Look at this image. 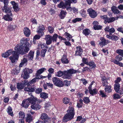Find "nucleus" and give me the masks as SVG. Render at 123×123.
I'll return each instance as SVG.
<instances>
[{"label":"nucleus","instance_id":"2eb2a0df","mask_svg":"<svg viewBox=\"0 0 123 123\" xmlns=\"http://www.w3.org/2000/svg\"><path fill=\"white\" fill-rule=\"evenodd\" d=\"M34 52L30 51L28 54L27 55V57L28 58V60L31 61H32L33 58Z\"/></svg>","mask_w":123,"mask_h":123},{"label":"nucleus","instance_id":"f8f14e48","mask_svg":"<svg viewBox=\"0 0 123 123\" xmlns=\"http://www.w3.org/2000/svg\"><path fill=\"white\" fill-rule=\"evenodd\" d=\"M100 40L101 41L99 42V44L100 46L102 47L103 45H106L107 43L110 42L109 41L106 40L105 39L102 37H100Z\"/></svg>","mask_w":123,"mask_h":123},{"label":"nucleus","instance_id":"aec40b11","mask_svg":"<svg viewBox=\"0 0 123 123\" xmlns=\"http://www.w3.org/2000/svg\"><path fill=\"white\" fill-rule=\"evenodd\" d=\"M62 62L64 64H67L68 63V61L67 58V56L65 55H63L61 59Z\"/></svg>","mask_w":123,"mask_h":123},{"label":"nucleus","instance_id":"09e8293b","mask_svg":"<svg viewBox=\"0 0 123 123\" xmlns=\"http://www.w3.org/2000/svg\"><path fill=\"white\" fill-rule=\"evenodd\" d=\"M47 51V50L44 49L42 50L41 53V55L42 57H44L45 56V54Z\"/></svg>","mask_w":123,"mask_h":123},{"label":"nucleus","instance_id":"4468645a","mask_svg":"<svg viewBox=\"0 0 123 123\" xmlns=\"http://www.w3.org/2000/svg\"><path fill=\"white\" fill-rule=\"evenodd\" d=\"M76 50L75 51V55L81 56L83 52V50L80 46L76 47Z\"/></svg>","mask_w":123,"mask_h":123},{"label":"nucleus","instance_id":"473e14b6","mask_svg":"<svg viewBox=\"0 0 123 123\" xmlns=\"http://www.w3.org/2000/svg\"><path fill=\"white\" fill-rule=\"evenodd\" d=\"M16 26L14 25L10 24L7 27V29L9 31H12L14 30Z\"/></svg>","mask_w":123,"mask_h":123},{"label":"nucleus","instance_id":"7ed1b4c3","mask_svg":"<svg viewBox=\"0 0 123 123\" xmlns=\"http://www.w3.org/2000/svg\"><path fill=\"white\" fill-rule=\"evenodd\" d=\"M68 113L63 117L62 121L66 122L72 119L74 115V108L71 106L69 107V109L67 111Z\"/></svg>","mask_w":123,"mask_h":123},{"label":"nucleus","instance_id":"3c124183","mask_svg":"<svg viewBox=\"0 0 123 123\" xmlns=\"http://www.w3.org/2000/svg\"><path fill=\"white\" fill-rule=\"evenodd\" d=\"M99 92H100V95L102 97H105L106 96V94L104 93L103 91L100 90Z\"/></svg>","mask_w":123,"mask_h":123},{"label":"nucleus","instance_id":"5701e85b","mask_svg":"<svg viewBox=\"0 0 123 123\" xmlns=\"http://www.w3.org/2000/svg\"><path fill=\"white\" fill-rule=\"evenodd\" d=\"M115 20V19L114 18H109L107 17L106 19L104 21V22L105 24L107 22L111 23L114 21Z\"/></svg>","mask_w":123,"mask_h":123},{"label":"nucleus","instance_id":"b1692460","mask_svg":"<svg viewBox=\"0 0 123 123\" xmlns=\"http://www.w3.org/2000/svg\"><path fill=\"white\" fill-rule=\"evenodd\" d=\"M65 4L62 2H61L60 4L58 5V7L60 8L62 7H65L66 8V6L68 5V1L67 2L65 1Z\"/></svg>","mask_w":123,"mask_h":123},{"label":"nucleus","instance_id":"774afa93","mask_svg":"<svg viewBox=\"0 0 123 123\" xmlns=\"http://www.w3.org/2000/svg\"><path fill=\"white\" fill-rule=\"evenodd\" d=\"M118 8L121 10H123V5L122 4L118 6Z\"/></svg>","mask_w":123,"mask_h":123},{"label":"nucleus","instance_id":"7c9ffc66","mask_svg":"<svg viewBox=\"0 0 123 123\" xmlns=\"http://www.w3.org/2000/svg\"><path fill=\"white\" fill-rule=\"evenodd\" d=\"M88 65L92 68H95L96 67V65L94 62L92 61H91L89 62Z\"/></svg>","mask_w":123,"mask_h":123},{"label":"nucleus","instance_id":"9b49d317","mask_svg":"<svg viewBox=\"0 0 123 123\" xmlns=\"http://www.w3.org/2000/svg\"><path fill=\"white\" fill-rule=\"evenodd\" d=\"M45 40L46 41V43L47 45H50L52 42V37L49 35H46L45 36Z\"/></svg>","mask_w":123,"mask_h":123},{"label":"nucleus","instance_id":"79ce46f5","mask_svg":"<svg viewBox=\"0 0 123 123\" xmlns=\"http://www.w3.org/2000/svg\"><path fill=\"white\" fill-rule=\"evenodd\" d=\"M63 103L66 104L68 103L70 101V99L67 98L65 97L63 100Z\"/></svg>","mask_w":123,"mask_h":123},{"label":"nucleus","instance_id":"ddd939ff","mask_svg":"<svg viewBox=\"0 0 123 123\" xmlns=\"http://www.w3.org/2000/svg\"><path fill=\"white\" fill-rule=\"evenodd\" d=\"M7 5H4V6L2 7V10L6 13H10L11 16L12 15V14L11 10V8L10 7H8Z\"/></svg>","mask_w":123,"mask_h":123},{"label":"nucleus","instance_id":"f03ea898","mask_svg":"<svg viewBox=\"0 0 123 123\" xmlns=\"http://www.w3.org/2000/svg\"><path fill=\"white\" fill-rule=\"evenodd\" d=\"M76 71L72 69L67 71L64 70L62 71L59 70L55 73V76L59 77L62 76L64 74L63 77L65 79H70L72 75L75 73Z\"/></svg>","mask_w":123,"mask_h":123},{"label":"nucleus","instance_id":"6e6d98bb","mask_svg":"<svg viewBox=\"0 0 123 123\" xmlns=\"http://www.w3.org/2000/svg\"><path fill=\"white\" fill-rule=\"evenodd\" d=\"M42 89L41 88H39L35 90V92L36 93H40L42 91Z\"/></svg>","mask_w":123,"mask_h":123},{"label":"nucleus","instance_id":"0e129e2a","mask_svg":"<svg viewBox=\"0 0 123 123\" xmlns=\"http://www.w3.org/2000/svg\"><path fill=\"white\" fill-rule=\"evenodd\" d=\"M64 82L65 83V85L66 86H68L70 84V81H68L67 80H66L64 81Z\"/></svg>","mask_w":123,"mask_h":123},{"label":"nucleus","instance_id":"f257e3e1","mask_svg":"<svg viewBox=\"0 0 123 123\" xmlns=\"http://www.w3.org/2000/svg\"><path fill=\"white\" fill-rule=\"evenodd\" d=\"M29 40V38H22L20 40V44H17L14 48V51L12 49H10L5 53H3L2 56L4 58L8 57L12 54V56L9 57L12 63L15 62L16 60H18V54L23 55L27 53L29 50V49L28 47Z\"/></svg>","mask_w":123,"mask_h":123},{"label":"nucleus","instance_id":"de8ad7c7","mask_svg":"<svg viewBox=\"0 0 123 123\" xmlns=\"http://www.w3.org/2000/svg\"><path fill=\"white\" fill-rule=\"evenodd\" d=\"M120 96L118 94L115 93L113 95V98L114 99L120 98Z\"/></svg>","mask_w":123,"mask_h":123},{"label":"nucleus","instance_id":"c756f323","mask_svg":"<svg viewBox=\"0 0 123 123\" xmlns=\"http://www.w3.org/2000/svg\"><path fill=\"white\" fill-rule=\"evenodd\" d=\"M83 33L85 36H87L90 33V31L89 29L86 28L83 30Z\"/></svg>","mask_w":123,"mask_h":123},{"label":"nucleus","instance_id":"dca6fc26","mask_svg":"<svg viewBox=\"0 0 123 123\" xmlns=\"http://www.w3.org/2000/svg\"><path fill=\"white\" fill-rule=\"evenodd\" d=\"M10 3L12 5L13 8L15 11L16 12L19 10L18 5L17 3L14 1H11Z\"/></svg>","mask_w":123,"mask_h":123},{"label":"nucleus","instance_id":"c9c22d12","mask_svg":"<svg viewBox=\"0 0 123 123\" xmlns=\"http://www.w3.org/2000/svg\"><path fill=\"white\" fill-rule=\"evenodd\" d=\"M31 98L33 99H34L35 100L34 101V102L32 103L33 104L35 103V102H37L38 103L42 102V100L38 99L36 97H33Z\"/></svg>","mask_w":123,"mask_h":123},{"label":"nucleus","instance_id":"a19ab883","mask_svg":"<svg viewBox=\"0 0 123 123\" xmlns=\"http://www.w3.org/2000/svg\"><path fill=\"white\" fill-rule=\"evenodd\" d=\"M116 52L121 56H123V50L121 49H117L116 51Z\"/></svg>","mask_w":123,"mask_h":123},{"label":"nucleus","instance_id":"f3484780","mask_svg":"<svg viewBox=\"0 0 123 123\" xmlns=\"http://www.w3.org/2000/svg\"><path fill=\"white\" fill-rule=\"evenodd\" d=\"M102 81L103 86H106L108 84L106 78L105 76H103L102 77Z\"/></svg>","mask_w":123,"mask_h":123},{"label":"nucleus","instance_id":"13d9d810","mask_svg":"<svg viewBox=\"0 0 123 123\" xmlns=\"http://www.w3.org/2000/svg\"><path fill=\"white\" fill-rule=\"evenodd\" d=\"M48 71L50 74H53L54 72V69L51 68H49Z\"/></svg>","mask_w":123,"mask_h":123},{"label":"nucleus","instance_id":"58836bf2","mask_svg":"<svg viewBox=\"0 0 123 123\" xmlns=\"http://www.w3.org/2000/svg\"><path fill=\"white\" fill-rule=\"evenodd\" d=\"M24 86L22 83H18L17 85V88L18 89L21 90L22 89L24 88Z\"/></svg>","mask_w":123,"mask_h":123},{"label":"nucleus","instance_id":"bf43d9fd","mask_svg":"<svg viewBox=\"0 0 123 123\" xmlns=\"http://www.w3.org/2000/svg\"><path fill=\"white\" fill-rule=\"evenodd\" d=\"M115 31L114 29L113 28H111L110 30L108 32H109L110 34H111L113 33Z\"/></svg>","mask_w":123,"mask_h":123},{"label":"nucleus","instance_id":"49530a36","mask_svg":"<svg viewBox=\"0 0 123 123\" xmlns=\"http://www.w3.org/2000/svg\"><path fill=\"white\" fill-rule=\"evenodd\" d=\"M84 102L86 103H87L90 102L89 99L88 97H85L83 98Z\"/></svg>","mask_w":123,"mask_h":123},{"label":"nucleus","instance_id":"c03bdc74","mask_svg":"<svg viewBox=\"0 0 123 123\" xmlns=\"http://www.w3.org/2000/svg\"><path fill=\"white\" fill-rule=\"evenodd\" d=\"M65 35L66 36V37L69 41L70 40V39L72 37V36L68 33L65 32Z\"/></svg>","mask_w":123,"mask_h":123},{"label":"nucleus","instance_id":"680f3d73","mask_svg":"<svg viewBox=\"0 0 123 123\" xmlns=\"http://www.w3.org/2000/svg\"><path fill=\"white\" fill-rule=\"evenodd\" d=\"M112 40L115 41L117 40L118 39V37L117 36H112Z\"/></svg>","mask_w":123,"mask_h":123},{"label":"nucleus","instance_id":"603ef678","mask_svg":"<svg viewBox=\"0 0 123 123\" xmlns=\"http://www.w3.org/2000/svg\"><path fill=\"white\" fill-rule=\"evenodd\" d=\"M102 28V26L98 25L95 26L94 28V29L95 30H99L101 29Z\"/></svg>","mask_w":123,"mask_h":123},{"label":"nucleus","instance_id":"e2e57ef3","mask_svg":"<svg viewBox=\"0 0 123 123\" xmlns=\"http://www.w3.org/2000/svg\"><path fill=\"white\" fill-rule=\"evenodd\" d=\"M116 59L118 60V61H121L122 60V57L119 56V55H118L116 57Z\"/></svg>","mask_w":123,"mask_h":123},{"label":"nucleus","instance_id":"4be33fe9","mask_svg":"<svg viewBox=\"0 0 123 123\" xmlns=\"http://www.w3.org/2000/svg\"><path fill=\"white\" fill-rule=\"evenodd\" d=\"M46 70V68H42L37 70L36 74V77H37L39 76L40 74L43 73Z\"/></svg>","mask_w":123,"mask_h":123},{"label":"nucleus","instance_id":"8fccbe9b","mask_svg":"<svg viewBox=\"0 0 123 123\" xmlns=\"http://www.w3.org/2000/svg\"><path fill=\"white\" fill-rule=\"evenodd\" d=\"M82 61L83 63L88 65L89 62H88V60L87 59L84 58H83L82 59Z\"/></svg>","mask_w":123,"mask_h":123},{"label":"nucleus","instance_id":"412c9836","mask_svg":"<svg viewBox=\"0 0 123 123\" xmlns=\"http://www.w3.org/2000/svg\"><path fill=\"white\" fill-rule=\"evenodd\" d=\"M34 103L33 105H32L31 106L32 109L37 110L40 109L41 108V106L38 104H36Z\"/></svg>","mask_w":123,"mask_h":123},{"label":"nucleus","instance_id":"e433bc0d","mask_svg":"<svg viewBox=\"0 0 123 123\" xmlns=\"http://www.w3.org/2000/svg\"><path fill=\"white\" fill-rule=\"evenodd\" d=\"M111 86H107V87L105 88V91L108 93L111 92L112 90V89H111Z\"/></svg>","mask_w":123,"mask_h":123},{"label":"nucleus","instance_id":"393cba45","mask_svg":"<svg viewBox=\"0 0 123 123\" xmlns=\"http://www.w3.org/2000/svg\"><path fill=\"white\" fill-rule=\"evenodd\" d=\"M111 10L114 14H119L120 13L119 10L115 6H113L111 8Z\"/></svg>","mask_w":123,"mask_h":123},{"label":"nucleus","instance_id":"ea45409f","mask_svg":"<svg viewBox=\"0 0 123 123\" xmlns=\"http://www.w3.org/2000/svg\"><path fill=\"white\" fill-rule=\"evenodd\" d=\"M58 37V35L56 34H55L53 35L52 37V40H53V42H56L57 39Z\"/></svg>","mask_w":123,"mask_h":123},{"label":"nucleus","instance_id":"a878e982","mask_svg":"<svg viewBox=\"0 0 123 123\" xmlns=\"http://www.w3.org/2000/svg\"><path fill=\"white\" fill-rule=\"evenodd\" d=\"M120 87V85L119 83H116L114 85V89L117 92L119 93Z\"/></svg>","mask_w":123,"mask_h":123},{"label":"nucleus","instance_id":"0eeeda50","mask_svg":"<svg viewBox=\"0 0 123 123\" xmlns=\"http://www.w3.org/2000/svg\"><path fill=\"white\" fill-rule=\"evenodd\" d=\"M34 100V99H33L32 98H29L27 99L24 100L21 104V106L25 108H27L29 105V103L32 104Z\"/></svg>","mask_w":123,"mask_h":123},{"label":"nucleus","instance_id":"a211bd4d","mask_svg":"<svg viewBox=\"0 0 123 123\" xmlns=\"http://www.w3.org/2000/svg\"><path fill=\"white\" fill-rule=\"evenodd\" d=\"M24 32L25 35L26 37H28L31 34L30 31L27 27H25L24 29Z\"/></svg>","mask_w":123,"mask_h":123},{"label":"nucleus","instance_id":"f704fd0d","mask_svg":"<svg viewBox=\"0 0 123 123\" xmlns=\"http://www.w3.org/2000/svg\"><path fill=\"white\" fill-rule=\"evenodd\" d=\"M24 90L25 91L28 92H33L35 90L34 88L31 87H25Z\"/></svg>","mask_w":123,"mask_h":123},{"label":"nucleus","instance_id":"9d476101","mask_svg":"<svg viewBox=\"0 0 123 123\" xmlns=\"http://www.w3.org/2000/svg\"><path fill=\"white\" fill-rule=\"evenodd\" d=\"M45 29V28L43 25H40L37 30V32L39 35L41 36H43L44 34L43 31Z\"/></svg>","mask_w":123,"mask_h":123},{"label":"nucleus","instance_id":"c85d7f7f","mask_svg":"<svg viewBox=\"0 0 123 123\" xmlns=\"http://www.w3.org/2000/svg\"><path fill=\"white\" fill-rule=\"evenodd\" d=\"M41 98L44 99L47 98L48 97V94L47 93L45 92H41L40 94Z\"/></svg>","mask_w":123,"mask_h":123},{"label":"nucleus","instance_id":"20e7f679","mask_svg":"<svg viewBox=\"0 0 123 123\" xmlns=\"http://www.w3.org/2000/svg\"><path fill=\"white\" fill-rule=\"evenodd\" d=\"M32 72L33 70L32 69L25 68L23 70L21 77L24 79H27L30 77L29 74L31 73Z\"/></svg>","mask_w":123,"mask_h":123},{"label":"nucleus","instance_id":"4c0bfd02","mask_svg":"<svg viewBox=\"0 0 123 123\" xmlns=\"http://www.w3.org/2000/svg\"><path fill=\"white\" fill-rule=\"evenodd\" d=\"M32 118L31 116V115L30 114H28L26 118V121L27 122H31L32 120Z\"/></svg>","mask_w":123,"mask_h":123},{"label":"nucleus","instance_id":"cd10ccee","mask_svg":"<svg viewBox=\"0 0 123 123\" xmlns=\"http://www.w3.org/2000/svg\"><path fill=\"white\" fill-rule=\"evenodd\" d=\"M67 14V13L66 11L64 10L61 11L60 15V17L62 19L64 18Z\"/></svg>","mask_w":123,"mask_h":123},{"label":"nucleus","instance_id":"864d4df0","mask_svg":"<svg viewBox=\"0 0 123 123\" xmlns=\"http://www.w3.org/2000/svg\"><path fill=\"white\" fill-rule=\"evenodd\" d=\"M82 19L80 18H76L75 19H73L72 20V22L73 23H75L77 21H81V20Z\"/></svg>","mask_w":123,"mask_h":123},{"label":"nucleus","instance_id":"39448f33","mask_svg":"<svg viewBox=\"0 0 123 123\" xmlns=\"http://www.w3.org/2000/svg\"><path fill=\"white\" fill-rule=\"evenodd\" d=\"M41 118L42 120H45L44 122L43 121H38L36 123H51L50 119L46 113L42 114L41 116Z\"/></svg>","mask_w":123,"mask_h":123},{"label":"nucleus","instance_id":"4d7b16f0","mask_svg":"<svg viewBox=\"0 0 123 123\" xmlns=\"http://www.w3.org/2000/svg\"><path fill=\"white\" fill-rule=\"evenodd\" d=\"M29 82H28V80H25L23 82L22 84L23 85L24 87L25 85H27V86H28L30 85L28 84Z\"/></svg>","mask_w":123,"mask_h":123},{"label":"nucleus","instance_id":"a18cd8bd","mask_svg":"<svg viewBox=\"0 0 123 123\" xmlns=\"http://www.w3.org/2000/svg\"><path fill=\"white\" fill-rule=\"evenodd\" d=\"M38 78L36 77V78H34L31 80L30 82L28 83V84L29 85H31L32 84L35 83L36 81V80H37Z\"/></svg>","mask_w":123,"mask_h":123},{"label":"nucleus","instance_id":"052dcab7","mask_svg":"<svg viewBox=\"0 0 123 123\" xmlns=\"http://www.w3.org/2000/svg\"><path fill=\"white\" fill-rule=\"evenodd\" d=\"M80 80L82 81L83 84L85 85L87 83V81L84 79H81Z\"/></svg>","mask_w":123,"mask_h":123},{"label":"nucleus","instance_id":"bb28decb","mask_svg":"<svg viewBox=\"0 0 123 123\" xmlns=\"http://www.w3.org/2000/svg\"><path fill=\"white\" fill-rule=\"evenodd\" d=\"M89 92L90 94L92 95L97 94L98 92V90L96 88L92 89L89 91Z\"/></svg>","mask_w":123,"mask_h":123},{"label":"nucleus","instance_id":"5fc2aeb1","mask_svg":"<svg viewBox=\"0 0 123 123\" xmlns=\"http://www.w3.org/2000/svg\"><path fill=\"white\" fill-rule=\"evenodd\" d=\"M42 36H41L39 35H36L34 36L33 38V40L34 41H35L37 39H39Z\"/></svg>","mask_w":123,"mask_h":123},{"label":"nucleus","instance_id":"72a5a7b5","mask_svg":"<svg viewBox=\"0 0 123 123\" xmlns=\"http://www.w3.org/2000/svg\"><path fill=\"white\" fill-rule=\"evenodd\" d=\"M19 117L21 119H23L25 116V113L22 111H21L19 113Z\"/></svg>","mask_w":123,"mask_h":123},{"label":"nucleus","instance_id":"69168bd1","mask_svg":"<svg viewBox=\"0 0 123 123\" xmlns=\"http://www.w3.org/2000/svg\"><path fill=\"white\" fill-rule=\"evenodd\" d=\"M121 80V78L120 77L117 78V80H115V82L116 83H118L119 82H120Z\"/></svg>","mask_w":123,"mask_h":123},{"label":"nucleus","instance_id":"338daca9","mask_svg":"<svg viewBox=\"0 0 123 123\" xmlns=\"http://www.w3.org/2000/svg\"><path fill=\"white\" fill-rule=\"evenodd\" d=\"M117 30L118 31L121 32L123 34V28L122 27H118L117 29Z\"/></svg>","mask_w":123,"mask_h":123},{"label":"nucleus","instance_id":"423d86ee","mask_svg":"<svg viewBox=\"0 0 123 123\" xmlns=\"http://www.w3.org/2000/svg\"><path fill=\"white\" fill-rule=\"evenodd\" d=\"M52 81L54 85L57 86L62 87L64 86L63 82L56 77H54L52 78Z\"/></svg>","mask_w":123,"mask_h":123},{"label":"nucleus","instance_id":"6ab92c4d","mask_svg":"<svg viewBox=\"0 0 123 123\" xmlns=\"http://www.w3.org/2000/svg\"><path fill=\"white\" fill-rule=\"evenodd\" d=\"M9 14H7L5 15L3 17V18L5 20L8 21H11L12 20V18L11 17L12 15L11 16L10 13H9Z\"/></svg>","mask_w":123,"mask_h":123},{"label":"nucleus","instance_id":"37998d69","mask_svg":"<svg viewBox=\"0 0 123 123\" xmlns=\"http://www.w3.org/2000/svg\"><path fill=\"white\" fill-rule=\"evenodd\" d=\"M48 29L50 33H52L54 31V28L51 26H49L48 27Z\"/></svg>","mask_w":123,"mask_h":123},{"label":"nucleus","instance_id":"1a4fd4ad","mask_svg":"<svg viewBox=\"0 0 123 123\" xmlns=\"http://www.w3.org/2000/svg\"><path fill=\"white\" fill-rule=\"evenodd\" d=\"M27 55H24L23 58L21 60V62L20 63L19 66L17 67V69H19V68L23 67L24 64H26L28 62V59L27 58Z\"/></svg>","mask_w":123,"mask_h":123},{"label":"nucleus","instance_id":"2f4dec72","mask_svg":"<svg viewBox=\"0 0 123 123\" xmlns=\"http://www.w3.org/2000/svg\"><path fill=\"white\" fill-rule=\"evenodd\" d=\"M7 111L8 113L11 116H13V112L12 111V109L11 107L9 106L7 108Z\"/></svg>","mask_w":123,"mask_h":123},{"label":"nucleus","instance_id":"6e6552de","mask_svg":"<svg viewBox=\"0 0 123 123\" xmlns=\"http://www.w3.org/2000/svg\"><path fill=\"white\" fill-rule=\"evenodd\" d=\"M87 11L90 16L92 18H94L96 17L97 15L96 12L92 8L88 9Z\"/></svg>","mask_w":123,"mask_h":123}]
</instances>
